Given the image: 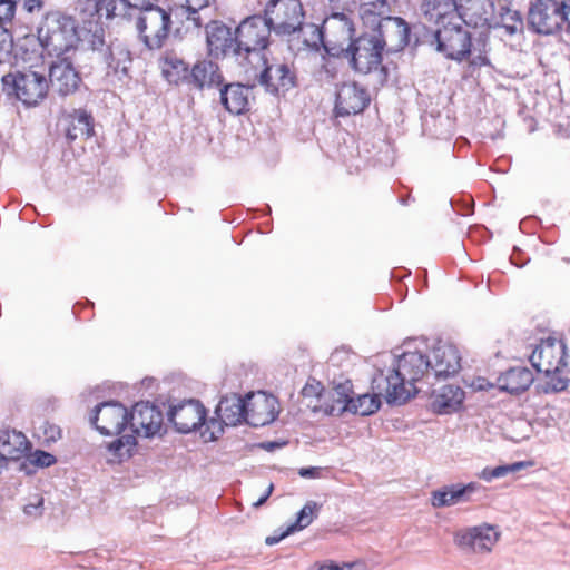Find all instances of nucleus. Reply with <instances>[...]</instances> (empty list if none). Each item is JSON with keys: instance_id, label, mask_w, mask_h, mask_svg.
<instances>
[{"instance_id": "ddd939ff", "label": "nucleus", "mask_w": 570, "mask_h": 570, "mask_svg": "<svg viewBox=\"0 0 570 570\" xmlns=\"http://www.w3.org/2000/svg\"><path fill=\"white\" fill-rule=\"evenodd\" d=\"M206 407L196 399L184 400L170 405L167 412L168 421L173 424L175 431L180 434L200 430L206 422Z\"/></svg>"}, {"instance_id": "2f4dec72", "label": "nucleus", "mask_w": 570, "mask_h": 570, "mask_svg": "<svg viewBox=\"0 0 570 570\" xmlns=\"http://www.w3.org/2000/svg\"><path fill=\"white\" fill-rule=\"evenodd\" d=\"M502 27L510 36L522 31L523 19L518 10H512L507 6H500L498 13L494 12L491 24Z\"/></svg>"}, {"instance_id": "4c0bfd02", "label": "nucleus", "mask_w": 570, "mask_h": 570, "mask_svg": "<svg viewBox=\"0 0 570 570\" xmlns=\"http://www.w3.org/2000/svg\"><path fill=\"white\" fill-rule=\"evenodd\" d=\"M318 504L315 501H308L297 512L296 520L286 528V533H294L307 528L316 517Z\"/></svg>"}, {"instance_id": "7ed1b4c3", "label": "nucleus", "mask_w": 570, "mask_h": 570, "mask_svg": "<svg viewBox=\"0 0 570 570\" xmlns=\"http://www.w3.org/2000/svg\"><path fill=\"white\" fill-rule=\"evenodd\" d=\"M430 357L419 351L404 352L400 355L392 370L386 373L380 370L372 379V387L384 396L392 405L406 403L419 393L415 383L429 375Z\"/></svg>"}, {"instance_id": "5701e85b", "label": "nucleus", "mask_w": 570, "mask_h": 570, "mask_svg": "<svg viewBox=\"0 0 570 570\" xmlns=\"http://www.w3.org/2000/svg\"><path fill=\"white\" fill-rule=\"evenodd\" d=\"M106 66L107 73L114 75L118 79L128 76L132 59L128 47L118 39L108 43V49L99 57Z\"/></svg>"}, {"instance_id": "cd10ccee", "label": "nucleus", "mask_w": 570, "mask_h": 570, "mask_svg": "<svg viewBox=\"0 0 570 570\" xmlns=\"http://www.w3.org/2000/svg\"><path fill=\"white\" fill-rule=\"evenodd\" d=\"M465 392L459 385L448 384L433 396L431 406L436 414H451L462 409Z\"/></svg>"}, {"instance_id": "c85d7f7f", "label": "nucleus", "mask_w": 570, "mask_h": 570, "mask_svg": "<svg viewBox=\"0 0 570 570\" xmlns=\"http://www.w3.org/2000/svg\"><path fill=\"white\" fill-rule=\"evenodd\" d=\"M30 449V442L26 435L16 430L0 431V451L6 462L19 461Z\"/></svg>"}, {"instance_id": "ea45409f", "label": "nucleus", "mask_w": 570, "mask_h": 570, "mask_svg": "<svg viewBox=\"0 0 570 570\" xmlns=\"http://www.w3.org/2000/svg\"><path fill=\"white\" fill-rule=\"evenodd\" d=\"M13 51L12 32L0 24V66L11 62Z\"/></svg>"}, {"instance_id": "72a5a7b5", "label": "nucleus", "mask_w": 570, "mask_h": 570, "mask_svg": "<svg viewBox=\"0 0 570 570\" xmlns=\"http://www.w3.org/2000/svg\"><path fill=\"white\" fill-rule=\"evenodd\" d=\"M422 10L430 20L438 23L443 17L455 14L456 0H424Z\"/></svg>"}, {"instance_id": "052dcab7", "label": "nucleus", "mask_w": 570, "mask_h": 570, "mask_svg": "<svg viewBox=\"0 0 570 570\" xmlns=\"http://www.w3.org/2000/svg\"><path fill=\"white\" fill-rule=\"evenodd\" d=\"M277 446H278V444L276 442H266V443L262 444V448H264L266 450H273Z\"/></svg>"}, {"instance_id": "39448f33", "label": "nucleus", "mask_w": 570, "mask_h": 570, "mask_svg": "<svg viewBox=\"0 0 570 570\" xmlns=\"http://www.w3.org/2000/svg\"><path fill=\"white\" fill-rule=\"evenodd\" d=\"M272 29L261 13L244 18L235 28L236 62L247 70L248 66L263 62L271 45Z\"/></svg>"}, {"instance_id": "1a4fd4ad", "label": "nucleus", "mask_w": 570, "mask_h": 570, "mask_svg": "<svg viewBox=\"0 0 570 570\" xmlns=\"http://www.w3.org/2000/svg\"><path fill=\"white\" fill-rule=\"evenodd\" d=\"M2 90L26 106H36L42 101L49 90V81L43 72L32 69L18 70L2 76Z\"/></svg>"}, {"instance_id": "8fccbe9b", "label": "nucleus", "mask_w": 570, "mask_h": 570, "mask_svg": "<svg viewBox=\"0 0 570 570\" xmlns=\"http://www.w3.org/2000/svg\"><path fill=\"white\" fill-rule=\"evenodd\" d=\"M331 19L340 20L341 22H343L344 27L347 29L348 35L352 36V33L354 32L353 21L350 19L347 14H345L344 12H336L331 16Z\"/></svg>"}, {"instance_id": "680f3d73", "label": "nucleus", "mask_w": 570, "mask_h": 570, "mask_svg": "<svg viewBox=\"0 0 570 570\" xmlns=\"http://www.w3.org/2000/svg\"><path fill=\"white\" fill-rule=\"evenodd\" d=\"M309 389H313V386H309V385H305L304 389H303V393L304 395L306 396H309L311 393H309Z\"/></svg>"}, {"instance_id": "c756f323", "label": "nucleus", "mask_w": 570, "mask_h": 570, "mask_svg": "<svg viewBox=\"0 0 570 570\" xmlns=\"http://www.w3.org/2000/svg\"><path fill=\"white\" fill-rule=\"evenodd\" d=\"M163 77L173 85H186L190 87L189 75L191 68L179 57L174 53H166L159 60Z\"/></svg>"}, {"instance_id": "603ef678", "label": "nucleus", "mask_w": 570, "mask_h": 570, "mask_svg": "<svg viewBox=\"0 0 570 570\" xmlns=\"http://www.w3.org/2000/svg\"><path fill=\"white\" fill-rule=\"evenodd\" d=\"M216 0H185L183 8L205 9Z\"/></svg>"}, {"instance_id": "393cba45", "label": "nucleus", "mask_w": 570, "mask_h": 570, "mask_svg": "<svg viewBox=\"0 0 570 570\" xmlns=\"http://www.w3.org/2000/svg\"><path fill=\"white\" fill-rule=\"evenodd\" d=\"M534 381L533 373L525 366H512L500 373L495 385L502 392L520 395L529 390Z\"/></svg>"}, {"instance_id": "09e8293b", "label": "nucleus", "mask_w": 570, "mask_h": 570, "mask_svg": "<svg viewBox=\"0 0 570 570\" xmlns=\"http://www.w3.org/2000/svg\"><path fill=\"white\" fill-rule=\"evenodd\" d=\"M186 9V12H187V16H186V19L188 21H191L193 24L196 27V28H200L203 26V20H202V17L199 14V11L202 9H194V8H185Z\"/></svg>"}, {"instance_id": "0eeeda50", "label": "nucleus", "mask_w": 570, "mask_h": 570, "mask_svg": "<svg viewBox=\"0 0 570 570\" xmlns=\"http://www.w3.org/2000/svg\"><path fill=\"white\" fill-rule=\"evenodd\" d=\"M244 72L252 77L264 89L274 97L285 96L297 86V73L293 63L277 59L269 60L263 57V62L248 66Z\"/></svg>"}, {"instance_id": "a19ab883", "label": "nucleus", "mask_w": 570, "mask_h": 570, "mask_svg": "<svg viewBox=\"0 0 570 570\" xmlns=\"http://www.w3.org/2000/svg\"><path fill=\"white\" fill-rule=\"evenodd\" d=\"M204 426H206V429L202 431V436L206 442H214L218 440L219 436L223 435L224 428L226 425L223 422V417H218L217 415H215L209 420L206 419Z\"/></svg>"}, {"instance_id": "6e6552de", "label": "nucleus", "mask_w": 570, "mask_h": 570, "mask_svg": "<svg viewBox=\"0 0 570 570\" xmlns=\"http://www.w3.org/2000/svg\"><path fill=\"white\" fill-rule=\"evenodd\" d=\"M121 18L135 20L139 37L149 49L161 48L170 31V12L159 7L157 2L137 11H129Z\"/></svg>"}, {"instance_id": "13d9d810", "label": "nucleus", "mask_w": 570, "mask_h": 570, "mask_svg": "<svg viewBox=\"0 0 570 570\" xmlns=\"http://www.w3.org/2000/svg\"><path fill=\"white\" fill-rule=\"evenodd\" d=\"M291 533H286V529L282 531L279 534L269 535L265 539V543L267 546H274L278 543L284 538L288 537Z\"/></svg>"}, {"instance_id": "f03ea898", "label": "nucleus", "mask_w": 570, "mask_h": 570, "mask_svg": "<svg viewBox=\"0 0 570 570\" xmlns=\"http://www.w3.org/2000/svg\"><path fill=\"white\" fill-rule=\"evenodd\" d=\"M435 26L430 45L445 59L459 63L469 60L472 70L491 66L488 33L480 32L473 37L464 21L455 14L443 17Z\"/></svg>"}, {"instance_id": "bb28decb", "label": "nucleus", "mask_w": 570, "mask_h": 570, "mask_svg": "<svg viewBox=\"0 0 570 570\" xmlns=\"http://www.w3.org/2000/svg\"><path fill=\"white\" fill-rule=\"evenodd\" d=\"M214 414L223 417L225 425L237 426L246 419V401L237 393L224 395L219 400Z\"/></svg>"}, {"instance_id": "0e129e2a", "label": "nucleus", "mask_w": 570, "mask_h": 570, "mask_svg": "<svg viewBox=\"0 0 570 570\" xmlns=\"http://www.w3.org/2000/svg\"><path fill=\"white\" fill-rule=\"evenodd\" d=\"M409 200H410V198L401 199V203H402L403 205H407V204H409Z\"/></svg>"}, {"instance_id": "58836bf2", "label": "nucleus", "mask_w": 570, "mask_h": 570, "mask_svg": "<svg viewBox=\"0 0 570 570\" xmlns=\"http://www.w3.org/2000/svg\"><path fill=\"white\" fill-rule=\"evenodd\" d=\"M563 372H554L551 374H543L546 381L538 383L537 391L543 394H552L566 391L569 386L570 380L562 375Z\"/></svg>"}, {"instance_id": "6ab92c4d", "label": "nucleus", "mask_w": 570, "mask_h": 570, "mask_svg": "<svg viewBox=\"0 0 570 570\" xmlns=\"http://www.w3.org/2000/svg\"><path fill=\"white\" fill-rule=\"evenodd\" d=\"M430 368L435 379H448L461 370V355L456 346L440 343L432 350Z\"/></svg>"}, {"instance_id": "4d7b16f0", "label": "nucleus", "mask_w": 570, "mask_h": 570, "mask_svg": "<svg viewBox=\"0 0 570 570\" xmlns=\"http://www.w3.org/2000/svg\"><path fill=\"white\" fill-rule=\"evenodd\" d=\"M473 386L475 387V390L479 391H488L489 389L493 387L494 384L490 383L484 377H478L476 381L473 383Z\"/></svg>"}, {"instance_id": "2eb2a0df", "label": "nucleus", "mask_w": 570, "mask_h": 570, "mask_svg": "<svg viewBox=\"0 0 570 570\" xmlns=\"http://www.w3.org/2000/svg\"><path fill=\"white\" fill-rule=\"evenodd\" d=\"M557 0H534L530 3L528 24L535 33L552 35L564 23Z\"/></svg>"}, {"instance_id": "49530a36", "label": "nucleus", "mask_w": 570, "mask_h": 570, "mask_svg": "<svg viewBox=\"0 0 570 570\" xmlns=\"http://www.w3.org/2000/svg\"><path fill=\"white\" fill-rule=\"evenodd\" d=\"M23 512L33 518H39L43 513V498L36 497V502H30L24 505Z\"/></svg>"}, {"instance_id": "37998d69", "label": "nucleus", "mask_w": 570, "mask_h": 570, "mask_svg": "<svg viewBox=\"0 0 570 570\" xmlns=\"http://www.w3.org/2000/svg\"><path fill=\"white\" fill-rule=\"evenodd\" d=\"M353 384L350 380L338 383L334 386L335 401L342 403L343 406L340 409L341 412L347 410V401H353Z\"/></svg>"}, {"instance_id": "473e14b6", "label": "nucleus", "mask_w": 570, "mask_h": 570, "mask_svg": "<svg viewBox=\"0 0 570 570\" xmlns=\"http://www.w3.org/2000/svg\"><path fill=\"white\" fill-rule=\"evenodd\" d=\"M372 390L374 391V394L372 395L362 394L358 395L356 399L353 397V401H347V404L350 405L346 411L362 416H367L377 412L381 407V397L384 396L380 394L377 391H375L373 387Z\"/></svg>"}, {"instance_id": "3c124183", "label": "nucleus", "mask_w": 570, "mask_h": 570, "mask_svg": "<svg viewBox=\"0 0 570 570\" xmlns=\"http://www.w3.org/2000/svg\"><path fill=\"white\" fill-rule=\"evenodd\" d=\"M321 468L318 466H307V468H301L298 470V474L302 476V478H305V479H316V478H320L321 475Z\"/></svg>"}, {"instance_id": "a878e982", "label": "nucleus", "mask_w": 570, "mask_h": 570, "mask_svg": "<svg viewBox=\"0 0 570 570\" xmlns=\"http://www.w3.org/2000/svg\"><path fill=\"white\" fill-rule=\"evenodd\" d=\"M476 488L478 484L475 482L444 485L431 492V504L433 508H444L468 502Z\"/></svg>"}, {"instance_id": "f3484780", "label": "nucleus", "mask_w": 570, "mask_h": 570, "mask_svg": "<svg viewBox=\"0 0 570 570\" xmlns=\"http://www.w3.org/2000/svg\"><path fill=\"white\" fill-rule=\"evenodd\" d=\"M371 102V96L366 88L357 82H345L336 91L335 115L345 117L363 112Z\"/></svg>"}, {"instance_id": "412c9836", "label": "nucleus", "mask_w": 570, "mask_h": 570, "mask_svg": "<svg viewBox=\"0 0 570 570\" xmlns=\"http://www.w3.org/2000/svg\"><path fill=\"white\" fill-rule=\"evenodd\" d=\"M218 89L220 104L229 114L243 115L249 110V96L253 86L240 82H223Z\"/></svg>"}, {"instance_id": "9d476101", "label": "nucleus", "mask_w": 570, "mask_h": 570, "mask_svg": "<svg viewBox=\"0 0 570 570\" xmlns=\"http://www.w3.org/2000/svg\"><path fill=\"white\" fill-rule=\"evenodd\" d=\"M263 17L272 31L279 38L295 30V26L305 19V10L301 0H268Z\"/></svg>"}, {"instance_id": "a18cd8bd", "label": "nucleus", "mask_w": 570, "mask_h": 570, "mask_svg": "<svg viewBox=\"0 0 570 570\" xmlns=\"http://www.w3.org/2000/svg\"><path fill=\"white\" fill-rule=\"evenodd\" d=\"M19 0H0V24L4 26L14 18L16 6Z\"/></svg>"}, {"instance_id": "423d86ee", "label": "nucleus", "mask_w": 570, "mask_h": 570, "mask_svg": "<svg viewBox=\"0 0 570 570\" xmlns=\"http://www.w3.org/2000/svg\"><path fill=\"white\" fill-rule=\"evenodd\" d=\"M37 39L49 56L61 57L76 47V22L59 11L46 13L37 30Z\"/></svg>"}, {"instance_id": "dca6fc26", "label": "nucleus", "mask_w": 570, "mask_h": 570, "mask_svg": "<svg viewBox=\"0 0 570 570\" xmlns=\"http://www.w3.org/2000/svg\"><path fill=\"white\" fill-rule=\"evenodd\" d=\"M208 53L215 59L232 57L236 60V35L224 22L212 20L205 26Z\"/></svg>"}, {"instance_id": "c03bdc74", "label": "nucleus", "mask_w": 570, "mask_h": 570, "mask_svg": "<svg viewBox=\"0 0 570 570\" xmlns=\"http://www.w3.org/2000/svg\"><path fill=\"white\" fill-rule=\"evenodd\" d=\"M154 2H158V0H117L119 17L127 14L129 11H137L151 6Z\"/></svg>"}, {"instance_id": "c9c22d12", "label": "nucleus", "mask_w": 570, "mask_h": 570, "mask_svg": "<svg viewBox=\"0 0 570 570\" xmlns=\"http://www.w3.org/2000/svg\"><path fill=\"white\" fill-rule=\"evenodd\" d=\"M531 465H532V462H530V461H519V462H514L511 464L498 465L494 468L487 466L481 471L480 478L484 481L490 482L494 479L503 478V476L508 475L509 473L519 472L522 469H524L525 466H531Z\"/></svg>"}, {"instance_id": "bf43d9fd", "label": "nucleus", "mask_w": 570, "mask_h": 570, "mask_svg": "<svg viewBox=\"0 0 570 570\" xmlns=\"http://www.w3.org/2000/svg\"><path fill=\"white\" fill-rule=\"evenodd\" d=\"M60 436V430L59 429H56V428H50V436L49 439L52 440V441H56L57 438Z\"/></svg>"}, {"instance_id": "5fc2aeb1", "label": "nucleus", "mask_w": 570, "mask_h": 570, "mask_svg": "<svg viewBox=\"0 0 570 570\" xmlns=\"http://www.w3.org/2000/svg\"><path fill=\"white\" fill-rule=\"evenodd\" d=\"M559 10L563 16L564 21L568 22V28L570 29V0L559 2Z\"/></svg>"}, {"instance_id": "de8ad7c7", "label": "nucleus", "mask_w": 570, "mask_h": 570, "mask_svg": "<svg viewBox=\"0 0 570 570\" xmlns=\"http://www.w3.org/2000/svg\"><path fill=\"white\" fill-rule=\"evenodd\" d=\"M354 563L344 562L342 564L334 561L325 563H315L309 570H352Z\"/></svg>"}, {"instance_id": "7c9ffc66", "label": "nucleus", "mask_w": 570, "mask_h": 570, "mask_svg": "<svg viewBox=\"0 0 570 570\" xmlns=\"http://www.w3.org/2000/svg\"><path fill=\"white\" fill-rule=\"evenodd\" d=\"M66 136L69 140H88L95 136L94 117L86 110L76 111L70 116L66 127Z\"/></svg>"}, {"instance_id": "e433bc0d", "label": "nucleus", "mask_w": 570, "mask_h": 570, "mask_svg": "<svg viewBox=\"0 0 570 570\" xmlns=\"http://www.w3.org/2000/svg\"><path fill=\"white\" fill-rule=\"evenodd\" d=\"M56 462L57 459L53 454L43 450H36L20 464V470L30 474L36 472L37 468H49Z\"/></svg>"}, {"instance_id": "6e6d98bb", "label": "nucleus", "mask_w": 570, "mask_h": 570, "mask_svg": "<svg viewBox=\"0 0 570 570\" xmlns=\"http://www.w3.org/2000/svg\"><path fill=\"white\" fill-rule=\"evenodd\" d=\"M274 491V484L273 483H269V485L267 487L266 491L263 493V495L253 503V507L254 508H259L262 507L267 500L268 498L272 495Z\"/></svg>"}, {"instance_id": "9b49d317", "label": "nucleus", "mask_w": 570, "mask_h": 570, "mask_svg": "<svg viewBox=\"0 0 570 570\" xmlns=\"http://www.w3.org/2000/svg\"><path fill=\"white\" fill-rule=\"evenodd\" d=\"M567 344L562 338L548 336L542 338L532 351L529 360L539 373L564 372L567 366Z\"/></svg>"}, {"instance_id": "4468645a", "label": "nucleus", "mask_w": 570, "mask_h": 570, "mask_svg": "<svg viewBox=\"0 0 570 570\" xmlns=\"http://www.w3.org/2000/svg\"><path fill=\"white\" fill-rule=\"evenodd\" d=\"M291 52L297 55L303 51L318 52L321 48L331 55L336 56L324 42L323 27L302 19L295 30L283 38Z\"/></svg>"}, {"instance_id": "b1692460", "label": "nucleus", "mask_w": 570, "mask_h": 570, "mask_svg": "<svg viewBox=\"0 0 570 570\" xmlns=\"http://www.w3.org/2000/svg\"><path fill=\"white\" fill-rule=\"evenodd\" d=\"M190 88L197 90L219 88L224 82L220 67L212 60H199L193 67L189 75Z\"/></svg>"}, {"instance_id": "20e7f679", "label": "nucleus", "mask_w": 570, "mask_h": 570, "mask_svg": "<svg viewBox=\"0 0 570 570\" xmlns=\"http://www.w3.org/2000/svg\"><path fill=\"white\" fill-rule=\"evenodd\" d=\"M164 416L161 410L150 402H137L132 410L128 411V426L130 434H124L107 445L108 452L119 462L134 455L137 445V435L151 438L163 428Z\"/></svg>"}, {"instance_id": "f704fd0d", "label": "nucleus", "mask_w": 570, "mask_h": 570, "mask_svg": "<svg viewBox=\"0 0 570 570\" xmlns=\"http://www.w3.org/2000/svg\"><path fill=\"white\" fill-rule=\"evenodd\" d=\"M277 412H275L274 407H269L267 401H264L263 404L255 405L252 410V413L247 410L246 419L244 420L252 426H265L272 422H274L277 417Z\"/></svg>"}, {"instance_id": "aec40b11", "label": "nucleus", "mask_w": 570, "mask_h": 570, "mask_svg": "<svg viewBox=\"0 0 570 570\" xmlns=\"http://www.w3.org/2000/svg\"><path fill=\"white\" fill-rule=\"evenodd\" d=\"M48 81L60 96H68L78 89L81 79L71 61L61 58L51 63Z\"/></svg>"}, {"instance_id": "864d4df0", "label": "nucleus", "mask_w": 570, "mask_h": 570, "mask_svg": "<svg viewBox=\"0 0 570 570\" xmlns=\"http://www.w3.org/2000/svg\"><path fill=\"white\" fill-rule=\"evenodd\" d=\"M43 7V2L42 0H24L23 1V9L29 12V13H32L35 11H40Z\"/></svg>"}, {"instance_id": "f8f14e48", "label": "nucleus", "mask_w": 570, "mask_h": 570, "mask_svg": "<svg viewBox=\"0 0 570 570\" xmlns=\"http://www.w3.org/2000/svg\"><path fill=\"white\" fill-rule=\"evenodd\" d=\"M91 425L102 435H122L128 426V410L118 401L97 404L90 414Z\"/></svg>"}, {"instance_id": "a211bd4d", "label": "nucleus", "mask_w": 570, "mask_h": 570, "mask_svg": "<svg viewBox=\"0 0 570 570\" xmlns=\"http://www.w3.org/2000/svg\"><path fill=\"white\" fill-rule=\"evenodd\" d=\"M498 539L499 533L488 524L468 528L454 534V543L460 549L474 553L490 552Z\"/></svg>"}, {"instance_id": "79ce46f5", "label": "nucleus", "mask_w": 570, "mask_h": 570, "mask_svg": "<svg viewBox=\"0 0 570 570\" xmlns=\"http://www.w3.org/2000/svg\"><path fill=\"white\" fill-rule=\"evenodd\" d=\"M90 36L87 40L89 48L98 55V58L105 52V49H108V43H106L104 38V29L100 24L95 26V30L89 28Z\"/></svg>"}, {"instance_id": "e2e57ef3", "label": "nucleus", "mask_w": 570, "mask_h": 570, "mask_svg": "<svg viewBox=\"0 0 570 570\" xmlns=\"http://www.w3.org/2000/svg\"><path fill=\"white\" fill-rule=\"evenodd\" d=\"M340 146H341V147H344V148H346V149H348V148H351V147H352V148L354 147V145H348V144L340 145Z\"/></svg>"}, {"instance_id": "f257e3e1", "label": "nucleus", "mask_w": 570, "mask_h": 570, "mask_svg": "<svg viewBox=\"0 0 570 570\" xmlns=\"http://www.w3.org/2000/svg\"><path fill=\"white\" fill-rule=\"evenodd\" d=\"M410 26L403 18L385 16L377 19L372 32H363L341 51L355 72L368 75L377 71L379 82L384 85L389 71L382 65L383 52L403 50L410 43Z\"/></svg>"}, {"instance_id": "4be33fe9", "label": "nucleus", "mask_w": 570, "mask_h": 570, "mask_svg": "<svg viewBox=\"0 0 570 570\" xmlns=\"http://www.w3.org/2000/svg\"><path fill=\"white\" fill-rule=\"evenodd\" d=\"M76 11L85 26L99 24L104 16L107 19L119 17L117 0H78Z\"/></svg>"}]
</instances>
